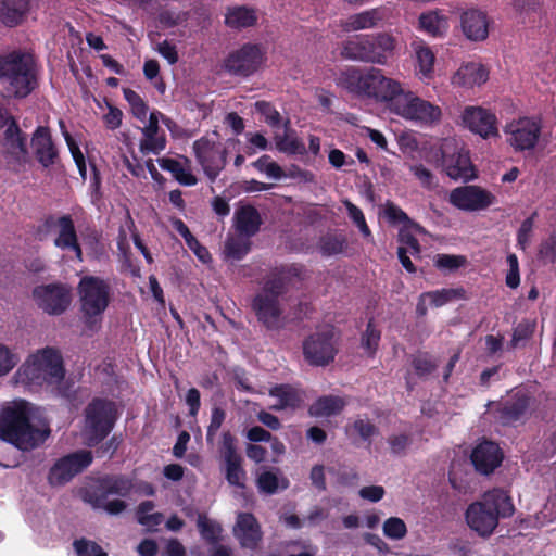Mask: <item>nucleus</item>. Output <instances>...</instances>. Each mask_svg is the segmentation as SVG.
I'll use <instances>...</instances> for the list:
<instances>
[{
  "mask_svg": "<svg viewBox=\"0 0 556 556\" xmlns=\"http://www.w3.org/2000/svg\"><path fill=\"white\" fill-rule=\"evenodd\" d=\"M154 507L155 505L152 501L141 502L136 511V518L138 523L147 527H155L161 525L164 518L163 514H150L154 509Z\"/></svg>",
  "mask_w": 556,
  "mask_h": 556,
  "instance_id": "a18cd8bd",
  "label": "nucleus"
},
{
  "mask_svg": "<svg viewBox=\"0 0 556 556\" xmlns=\"http://www.w3.org/2000/svg\"><path fill=\"white\" fill-rule=\"evenodd\" d=\"M65 376L63 361L59 352L46 348L30 355L14 375L16 383L42 386L59 383Z\"/></svg>",
  "mask_w": 556,
  "mask_h": 556,
  "instance_id": "423d86ee",
  "label": "nucleus"
},
{
  "mask_svg": "<svg viewBox=\"0 0 556 556\" xmlns=\"http://www.w3.org/2000/svg\"><path fill=\"white\" fill-rule=\"evenodd\" d=\"M346 247V237L341 233H327L319 240V251L324 256L340 254Z\"/></svg>",
  "mask_w": 556,
  "mask_h": 556,
  "instance_id": "a19ab883",
  "label": "nucleus"
},
{
  "mask_svg": "<svg viewBox=\"0 0 556 556\" xmlns=\"http://www.w3.org/2000/svg\"><path fill=\"white\" fill-rule=\"evenodd\" d=\"M159 111H153L149 115L148 125L142 128L143 139L140 141V151L143 154H159L166 147L164 134L159 135Z\"/></svg>",
  "mask_w": 556,
  "mask_h": 556,
  "instance_id": "cd10ccee",
  "label": "nucleus"
},
{
  "mask_svg": "<svg viewBox=\"0 0 556 556\" xmlns=\"http://www.w3.org/2000/svg\"><path fill=\"white\" fill-rule=\"evenodd\" d=\"M538 256L544 264L556 262V235H551L540 243Z\"/></svg>",
  "mask_w": 556,
  "mask_h": 556,
  "instance_id": "052dcab7",
  "label": "nucleus"
},
{
  "mask_svg": "<svg viewBox=\"0 0 556 556\" xmlns=\"http://www.w3.org/2000/svg\"><path fill=\"white\" fill-rule=\"evenodd\" d=\"M123 93L125 100L131 108V113L134 116L140 121H144L148 113V105L140 97V94L130 88H124Z\"/></svg>",
  "mask_w": 556,
  "mask_h": 556,
  "instance_id": "09e8293b",
  "label": "nucleus"
},
{
  "mask_svg": "<svg viewBox=\"0 0 556 556\" xmlns=\"http://www.w3.org/2000/svg\"><path fill=\"white\" fill-rule=\"evenodd\" d=\"M380 340L381 331L377 328L374 318H370L366 325L365 331L361 336V345L369 357L376 355Z\"/></svg>",
  "mask_w": 556,
  "mask_h": 556,
  "instance_id": "37998d69",
  "label": "nucleus"
},
{
  "mask_svg": "<svg viewBox=\"0 0 556 556\" xmlns=\"http://www.w3.org/2000/svg\"><path fill=\"white\" fill-rule=\"evenodd\" d=\"M541 119L535 117H520L505 127L507 141L516 151L532 150L541 136Z\"/></svg>",
  "mask_w": 556,
  "mask_h": 556,
  "instance_id": "4468645a",
  "label": "nucleus"
},
{
  "mask_svg": "<svg viewBox=\"0 0 556 556\" xmlns=\"http://www.w3.org/2000/svg\"><path fill=\"white\" fill-rule=\"evenodd\" d=\"M383 534L392 540H401L407 534L405 522L399 517H390L383 522Z\"/></svg>",
  "mask_w": 556,
  "mask_h": 556,
  "instance_id": "6e6d98bb",
  "label": "nucleus"
},
{
  "mask_svg": "<svg viewBox=\"0 0 556 556\" xmlns=\"http://www.w3.org/2000/svg\"><path fill=\"white\" fill-rule=\"evenodd\" d=\"M276 148L283 153L295 155H303L306 153V148L302 140L296 137H289L285 135L275 136Z\"/></svg>",
  "mask_w": 556,
  "mask_h": 556,
  "instance_id": "49530a36",
  "label": "nucleus"
},
{
  "mask_svg": "<svg viewBox=\"0 0 556 556\" xmlns=\"http://www.w3.org/2000/svg\"><path fill=\"white\" fill-rule=\"evenodd\" d=\"M337 353L331 330L315 332L303 342L304 358L313 366H327L333 362Z\"/></svg>",
  "mask_w": 556,
  "mask_h": 556,
  "instance_id": "dca6fc26",
  "label": "nucleus"
},
{
  "mask_svg": "<svg viewBox=\"0 0 556 556\" xmlns=\"http://www.w3.org/2000/svg\"><path fill=\"white\" fill-rule=\"evenodd\" d=\"M33 298L39 308L49 315H61L72 301L70 288L61 282L35 287Z\"/></svg>",
  "mask_w": 556,
  "mask_h": 556,
  "instance_id": "2eb2a0df",
  "label": "nucleus"
},
{
  "mask_svg": "<svg viewBox=\"0 0 556 556\" xmlns=\"http://www.w3.org/2000/svg\"><path fill=\"white\" fill-rule=\"evenodd\" d=\"M73 545L77 556H108L98 543L84 538L75 540Z\"/></svg>",
  "mask_w": 556,
  "mask_h": 556,
  "instance_id": "13d9d810",
  "label": "nucleus"
},
{
  "mask_svg": "<svg viewBox=\"0 0 556 556\" xmlns=\"http://www.w3.org/2000/svg\"><path fill=\"white\" fill-rule=\"evenodd\" d=\"M387 442L392 455L403 457L412 444V437L407 433L391 434Z\"/></svg>",
  "mask_w": 556,
  "mask_h": 556,
  "instance_id": "5fc2aeb1",
  "label": "nucleus"
},
{
  "mask_svg": "<svg viewBox=\"0 0 556 556\" xmlns=\"http://www.w3.org/2000/svg\"><path fill=\"white\" fill-rule=\"evenodd\" d=\"M37 66L29 53L0 55V86L9 98L24 99L38 87Z\"/></svg>",
  "mask_w": 556,
  "mask_h": 556,
  "instance_id": "39448f33",
  "label": "nucleus"
},
{
  "mask_svg": "<svg viewBox=\"0 0 556 556\" xmlns=\"http://www.w3.org/2000/svg\"><path fill=\"white\" fill-rule=\"evenodd\" d=\"M255 111L264 116L265 122L273 128H277L281 124V115L276 108L268 101H256Z\"/></svg>",
  "mask_w": 556,
  "mask_h": 556,
  "instance_id": "864d4df0",
  "label": "nucleus"
},
{
  "mask_svg": "<svg viewBox=\"0 0 556 556\" xmlns=\"http://www.w3.org/2000/svg\"><path fill=\"white\" fill-rule=\"evenodd\" d=\"M269 395L278 399L279 403L274 406L276 410L286 408H299L302 403V397L298 390L290 384H276L269 390Z\"/></svg>",
  "mask_w": 556,
  "mask_h": 556,
  "instance_id": "c9c22d12",
  "label": "nucleus"
},
{
  "mask_svg": "<svg viewBox=\"0 0 556 556\" xmlns=\"http://www.w3.org/2000/svg\"><path fill=\"white\" fill-rule=\"evenodd\" d=\"M92 460V453L88 450H79L59 458L49 470V484L61 486L68 483L75 476L88 468Z\"/></svg>",
  "mask_w": 556,
  "mask_h": 556,
  "instance_id": "f8f14e48",
  "label": "nucleus"
},
{
  "mask_svg": "<svg viewBox=\"0 0 556 556\" xmlns=\"http://www.w3.org/2000/svg\"><path fill=\"white\" fill-rule=\"evenodd\" d=\"M134 489V481L125 475H106L98 480L89 491L101 493V500L110 495L127 497Z\"/></svg>",
  "mask_w": 556,
  "mask_h": 556,
  "instance_id": "bb28decb",
  "label": "nucleus"
},
{
  "mask_svg": "<svg viewBox=\"0 0 556 556\" xmlns=\"http://www.w3.org/2000/svg\"><path fill=\"white\" fill-rule=\"evenodd\" d=\"M237 230L249 237L255 236L263 224L260 212L253 205H242L235 215Z\"/></svg>",
  "mask_w": 556,
  "mask_h": 556,
  "instance_id": "2f4dec72",
  "label": "nucleus"
},
{
  "mask_svg": "<svg viewBox=\"0 0 556 556\" xmlns=\"http://www.w3.org/2000/svg\"><path fill=\"white\" fill-rule=\"evenodd\" d=\"M34 416V405L25 400H16L4 406L0 413V439L22 451L43 443L50 429L35 425Z\"/></svg>",
  "mask_w": 556,
  "mask_h": 556,
  "instance_id": "f03ea898",
  "label": "nucleus"
},
{
  "mask_svg": "<svg viewBox=\"0 0 556 556\" xmlns=\"http://www.w3.org/2000/svg\"><path fill=\"white\" fill-rule=\"evenodd\" d=\"M193 151L205 176L214 182L227 164V149L222 143L202 137L193 142Z\"/></svg>",
  "mask_w": 556,
  "mask_h": 556,
  "instance_id": "ddd939ff",
  "label": "nucleus"
},
{
  "mask_svg": "<svg viewBox=\"0 0 556 556\" xmlns=\"http://www.w3.org/2000/svg\"><path fill=\"white\" fill-rule=\"evenodd\" d=\"M409 172L415 176V178L424 188L431 190L437 186L434 175L422 164L409 165Z\"/></svg>",
  "mask_w": 556,
  "mask_h": 556,
  "instance_id": "680f3d73",
  "label": "nucleus"
},
{
  "mask_svg": "<svg viewBox=\"0 0 556 556\" xmlns=\"http://www.w3.org/2000/svg\"><path fill=\"white\" fill-rule=\"evenodd\" d=\"M258 20L256 10L247 5H235L227 9L225 25L232 29L241 30L253 27Z\"/></svg>",
  "mask_w": 556,
  "mask_h": 556,
  "instance_id": "473e14b6",
  "label": "nucleus"
},
{
  "mask_svg": "<svg viewBox=\"0 0 556 556\" xmlns=\"http://www.w3.org/2000/svg\"><path fill=\"white\" fill-rule=\"evenodd\" d=\"M395 47L396 39L388 33L359 35L345 41L342 55L350 60L384 65L393 55Z\"/></svg>",
  "mask_w": 556,
  "mask_h": 556,
  "instance_id": "6e6552de",
  "label": "nucleus"
},
{
  "mask_svg": "<svg viewBox=\"0 0 556 556\" xmlns=\"http://www.w3.org/2000/svg\"><path fill=\"white\" fill-rule=\"evenodd\" d=\"M463 124L484 139L498 136L495 114L480 106H467L462 114Z\"/></svg>",
  "mask_w": 556,
  "mask_h": 556,
  "instance_id": "aec40b11",
  "label": "nucleus"
},
{
  "mask_svg": "<svg viewBox=\"0 0 556 556\" xmlns=\"http://www.w3.org/2000/svg\"><path fill=\"white\" fill-rule=\"evenodd\" d=\"M4 146L7 152L20 164L28 162L29 155L26 146V135L21 130L13 117L10 118V123L4 130Z\"/></svg>",
  "mask_w": 556,
  "mask_h": 556,
  "instance_id": "a878e982",
  "label": "nucleus"
},
{
  "mask_svg": "<svg viewBox=\"0 0 556 556\" xmlns=\"http://www.w3.org/2000/svg\"><path fill=\"white\" fill-rule=\"evenodd\" d=\"M386 215L392 223H402L405 226L419 229L420 226L412 220L409 216L397 205L390 203L386 207Z\"/></svg>",
  "mask_w": 556,
  "mask_h": 556,
  "instance_id": "338daca9",
  "label": "nucleus"
},
{
  "mask_svg": "<svg viewBox=\"0 0 556 556\" xmlns=\"http://www.w3.org/2000/svg\"><path fill=\"white\" fill-rule=\"evenodd\" d=\"M226 419V412L220 406H214L211 412L210 425L206 430V443L213 445L215 437Z\"/></svg>",
  "mask_w": 556,
  "mask_h": 556,
  "instance_id": "603ef678",
  "label": "nucleus"
},
{
  "mask_svg": "<svg viewBox=\"0 0 556 556\" xmlns=\"http://www.w3.org/2000/svg\"><path fill=\"white\" fill-rule=\"evenodd\" d=\"M84 501L96 509H104L110 515H118L123 513L127 504L123 500L108 501V497L101 500V493L87 490L83 496Z\"/></svg>",
  "mask_w": 556,
  "mask_h": 556,
  "instance_id": "4c0bfd02",
  "label": "nucleus"
},
{
  "mask_svg": "<svg viewBox=\"0 0 556 556\" xmlns=\"http://www.w3.org/2000/svg\"><path fill=\"white\" fill-rule=\"evenodd\" d=\"M462 28L468 39L472 41L484 40L489 35L488 17L479 10H468L462 15Z\"/></svg>",
  "mask_w": 556,
  "mask_h": 556,
  "instance_id": "c756f323",
  "label": "nucleus"
},
{
  "mask_svg": "<svg viewBox=\"0 0 556 556\" xmlns=\"http://www.w3.org/2000/svg\"><path fill=\"white\" fill-rule=\"evenodd\" d=\"M352 429L365 442L371 443V438L378 433V428L368 419L357 418L352 424Z\"/></svg>",
  "mask_w": 556,
  "mask_h": 556,
  "instance_id": "e2e57ef3",
  "label": "nucleus"
},
{
  "mask_svg": "<svg viewBox=\"0 0 556 556\" xmlns=\"http://www.w3.org/2000/svg\"><path fill=\"white\" fill-rule=\"evenodd\" d=\"M30 147L36 161L49 168L60 162V151L48 126H38L30 138Z\"/></svg>",
  "mask_w": 556,
  "mask_h": 556,
  "instance_id": "6ab92c4d",
  "label": "nucleus"
},
{
  "mask_svg": "<svg viewBox=\"0 0 556 556\" xmlns=\"http://www.w3.org/2000/svg\"><path fill=\"white\" fill-rule=\"evenodd\" d=\"M20 362L17 354L4 344H0V377L9 374Z\"/></svg>",
  "mask_w": 556,
  "mask_h": 556,
  "instance_id": "69168bd1",
  "label": "nucleus"
},
{
  "mask_svg": "<svg viewBox=\"0 0 556 556\" xmlns=\"http://www.w3.org/2000/svg\"><path fill=\"white\" fill-rule=\"evenodd\" d=\"M33 0H0V22L7 27L21 25L28 16Z\"/></svg>",
  "mask_w": 556,
  "mask_h": 556,
  "instance_id": "c85d7f7f",
  "label": "nucleus"
},
{
  "mask_svg": "<svg viewBox=\"0 0 556 556\" xmlns=\"http://www.w3.org/2000/svg\"><path fill=\"white\" fill-rule=\"evenodd\" d=\"M489 78V72L488 70L477 63H469L465 66H462L456 74L454 75V83L464 85V86H475V85H482L484 84Z\"/></svg>",
  "mask_w": 556,
  "mask_h": 556,
  "instance_id": "f704fd0d",
  "label": "nucleus"
},
{
  "mask_svg": "<svg viewBox=\"0 0 556 556\" xmlns=\"http://www.w3.org/2000/svg\"><path fill=\"white\" fill-rule=\"evenodd\" d=\"M118 418L115 402L94 397L85 408L87 444L96 446L113 430Z\"/></svg>",
  "mask_w": 556,
  "mask_h": 556,
  "instance_id": "1a4fd4ad",
  "label": "nucleus"
},
{
  "mask_svg": "<svg viewBox=\"0 0 556 556\" xmlns=\"http://www.w3.org/2000/svg\"><path fill=\"white\" fill-rule=\"evenodd\" d=\"M197 527L200 535L210 544H216L220 540L222 527L216 521L210 519L205 514H199Z\"/></svg>",
  "mask_w": 556,
  "mask_h": 556,
  "instance_id": "79ce46f5",
  "label": "nucleus"
},
{
  "mask_svg": "<svg viewBox=\"0 0 556 556\" xmlns=\"http://www.w3.org/2000/svg\"><path fill=\"white\" fill-rule=\"evenodd\" d=\"M420 29L432 37L442 36L448 27L447 18L437 11H429L419 16Z\"/></svg>",
  "mask_w": 556,
  "mask_h": 556,
  "instance_id": "58836bf2",
  "label": "nucleus"
},
{
  "mask_svg": "<svg viewBox=\"0 0 556 556\" xmlns=\"http://www.w3.org/2000/svg\"><path fill=\"white\" fill-rule=\"evenodd\" d=\"M84 324L90 331H98L101 316L111 301L110 283L99 276L86 275L77 286Z\"/></svg>",
  "mask_w": 556,
  "mask_h": 556,
  "instance_id": "0eeeda50",
  "label": "nucleus"
},
{
  "mask_svg": "<svg viewBox=\"0 0 556 556\" xmlns=\"http://www.w3.org/2000/svg\"><path fill=\"white\" fill-rule=\"evenodd\" d=\"M279 469L273 468L262 471L256 478V486L261 493L275 494L279 489L286 490L289 480L286 477H278Z\"/></svg>",
  "mask_w": 556,
  "mask_h": 556,
  "instance_id": "e433bc0d",
  "label": "nucleus"
},
{
  "mask_svg": "<svg viewBox=\"0 0 556 556\" xmlns=\"http://www.w3.org/2000/svg\"><path fill=\"white\" fill-rule=\"evenodd\" d=\"M532 397L526 391L519 390L507 400L500 403L496 408V417L504 426L513 425L521 420L528 413Z\"/></svg>",
  "mask_w": 556,
  "mask_h": 556,
  "instance_id": "412c9836",
  "label": "nucleus"
},
{
  "mask_svg": "<svg viewBox=\"0 0 556 556\" xmlns=\"http://www.w3.org/2000/svg\"><path fill=\"white\" fill-rule=\"evenodd\" d=\"M442 163L448 177L452 179H463L468 181L475 178V169L467 151H457L447 155L445 149L442 150Z\"/></svg>",
  "mask_w": 556,
  "mask_h": 556,
  "instance_id": "393cba45",
  "label": "nucleus"
},
{
  "mask_svg": "<svg viewBox=\"0 0 556 556\" xmlns=\"http://www.w3.org/2000/svg\"><path fill=\"white\" fill-rule=\"evenodd\" d=\"M534 331V325L530 324L527 320L520 321L515 328L513 332V337L510 340V346L513 349L517 348L521 341H526L530 339Z\"/></svg>",
  "mask_w": 556,
  "mask_h": 556,
  "instance_id": "774afa93",
  "label": "nucleus"
},
{
  "mask_svg": "<svg viewBox=\"0 0 556 556\" xmlns=\"http://www.w3.org/2000/svg\"><path fill=\"white\" fill-rule=\"evenodd\" d=\"M251 242L248 239L230 238L225 243L226 255L233 260H242L250 251Z\"/></svg>",
  "mask_w": 556,
  "mask_h": 556,
  "instance_id": "8fccbe9b",
  "label": "nucleus"
},
{
  "mask_svg": "<svg viewBox=\"0 0 556 556\" xmlns=\"http://www.w3.org/2000/svg\"><path fill=\"white\" fill-rule=\"evenodd\" d=\"M306 278L303 264H280L270 268L264 277L262 288L251 301V308L257 321L267 330H280L283 323V307L280 298L296 282Z\"/></svg>",
  "mask_w": 556,
  "mask_h": 556,
  "instance_id": "f257e3e1",
  "label": "nucleus"
},
{
  "mask_svg": "<svg viewBox=\"0 0 556 556\" xmlns=\"http://www.w3.org/2000/svg\"><path fill=\"white\" fill-rule=\"evenodd\" d=\"M381 20V16L378 10L372 9L368 11H364L358 14H354L350 16L348 21V27L351 30H361L366 28L375 27L378 22Z\"/></svg>",
  "mask_w": 556,
  "mask_h": 556,
  "instance_id": "c03bdc74",
  "label": "nucleus"
},
{
  "mask_svg": "<svg viewBox=\"0 0 556 556\" xmlns=\"http://www.w3.org/2000/svg\"><path fill=\"white\" fill-rule=\"evenodd\" d=\"M252 166L260 173H265L268 177L276 180H280L282 177H285V173L281 166L278 163L271 161V157L267 154H264L254 161Z\"/></svg>",
  "mask_w": 556,
  "mask_h": 556,
  "instance_id": "de8ad7c7",
  "label": "nucleus"
},
{
  "mask_svg": "<svg viewBox=\"0 0 556 556\" xmlns=\"http://www.w3.org/2000/svg\"><path fill=\"white\" fill-rule=\"evenodd\" d=\"M53 243L62 251L73 252L75 254V258L78 262H83V249L71 215L64 214L59 217L58 236Z\"/></svg>",
  "mask_w": 556,
  "mask_h": 556,
  "instance_id": "b1692460",
  "label": "nucleus"
},
{
  "mask_svg": "<svg viewBox=\"0 0 556 556\" xmlns=\"http://www.w3.org/2000/svg\"><path fill=\"white\" fill-rule=\"evenodd\" d=\"M416 60L419 72L424 76H429L433 72L435 56L429 47L418 46L416 48Z\"/></svg>",
  "mask_w": 556,
  "mask_h": 556,
  "instance_id": "3c124183",
  "label": "nucleus"
},
{
  "mask_svg": "<svg viewBox=\"0 0 556 556\" xmlns=\"http://www.w3.org/2000/svg\"><path fill=\"white\" fill-rule=\"evenodd\" d=\"M237 440L230 431H224L220 442V454L225 462V478L230 485L244 488L245 471L242 457L237 451Z\"/></svg>",
  "mask_w": 556,
  "mask_h": 556,
  "instance_id": "a211bd4d",
  "label": "nucleus"
},
{
  "mask_svg": "<svg viewBox=\"0 0 556 556\" xmlns=\"http://www.w3.org/2000/svg\"><path fill=\"white\" fill-rule=\"evenodd\" d=\"M344 205L348 211L349 217L352 219V222L357 226L359 231L364 237H368L371 235L370 229L366 223L365 216L363 211L353 204L351 201L346 200L344 201Z\"/></svg>",
  "mask_w": 556,
  "mask_h": 556,
  "instance_id": "bf43d9fd",
  "label": "nucleus"
},
{
  "mask_svg": "<svg viewBox=\"0 0 556 556\" xmlns=\"http://www.w3.org/2000/svg\"><path fill=\"white\" fill-rule=\"evenodd\" d=\"M412 366L419 378L429 376L437 368V364L427 353H418L415 355L412 359Z\"/></svg>",
  "mask_w": 556,
  "mask_h": 556,
  "instance_id": "4d7b16f0",
  "label": "nucleus"
},
{
  "mask_svg": "<svg viewBox=\"0 0 556 556\" xmlns=\"http://www.w3.org/2000/svg\"><path fill=\"white\" fill-rule=\"evenodd\" d=\"M503 452L498 444L483 440L471 452L470 459L475 469L481 475H490L503 462Z\"/></svg>",
  "mask_w": 556,
  "mask_h": 556,
  "instance_id": "5701e85b",
  "label": "nucleus"
},
{
  "mask_svg": "<svg viewBox=\"0 0 556 556\" xmlns=\"http://www.w3.org/2000/svg\"><path fill=\"white\" fill-rule=\"evenodd\" d=\"M157 162L160 167L170 173L173 178L181 186L192 187L197 185L198 178L192 174L189 165L190 161L187 157H184V162L172 157H161Z\"/></svg>",
  "mask_w": 556,
  "mask_h": 556,
  "instance_id": "7c9ffc66",
  "label": "nucleus"
},
{
  "mask_svg": "<svg viewBox=\"0 0 556 556\" xmlns=\"http://www.w3.org/2000/svg\"><path fill=\"white\" fill-rule=\"evenodd\" d=\"M266 61V51L258 43H244L228 54L225 68L235 76L249 77L256 73Z\"/></svg>",
  "mask_w": 556,
  "mask_h": 556,
  "instance_id": "9b49d317",
  "label": "nucleus"
},
{
  "mask_svg": "<svg viewBox=\"0 0 556 556\" xmlns=\"http://www.w3.org/2000/svg\"><path fill=\"white\" fill-rule=\"evenodd\" d=\"M189 18L188 12H174L170 10H164L159 13L157 20L160 24L166 28L175 27Z\"/></svg>",
  "mask_w": 556,
  "mask_h": 556,
  "instance_id": "0e129e2a",
  "label": "nucleus"
},
{
  "mask_svg": "<svg viewBox=\"0 0 556 556\" xmlns=\"http://www.w3.org/2000/svg\"><path fill=\"white\" fill-rule=\"evenodd\" d=\"M391 111L407 121H413L426 126L440 122L442 116V111L439 105L417 97L412 91H404L403 89L395 99Z\"/></svg>",
  "mask_w": 556,
  "mask_h": 556,
  "instance_id": "9d476101",
  "label": "nucleus"
},
{
  "mask_svg": "<svg viewBox=\"0 0 556 556\" xmlns=\"http://www.w3.org/2000/svg\"><path fill=\"white\" fill-rule=\"evenodd\" d=\"M338 86L351 93L387 102L390 109L402 91L399 81L386 77L382 71L376 67L366 71L349 68L338 77Z\"/></svg>",
  "mask_w": 556,
  "mask_h": 556,
  "instance_id": "20e7f679",
  "label": "nucleus"
},
{
  "mask_svg": "<svg viewBox=\"0 0 556 556\" xmlns=\"http://www.w3.org/2000/svg\"><path fill=\"white\" fill-rule=\"evenodd\" d=\"M495 200L496 198L492 192L476 185L457 187L450 193V203L467 212L485 210L491 206Z\"/></svg>",
  "mask_w": 556,
  "mask_h": 556,
  "instance_id": "f3484780",
  "label": "nucleus"
},
{
  "mask_svg": "<svg viewBox=\"0 0 556 556\" xmlns=\"http://www.w3.org/2000/svg\"><path fill=\"white\" fill-rule=\"evenodd\" d=\"M233 535L242 548L255 551L263 540L260 522L251 513H240L233 527Z\"/></svg>",
  "mask_w": 556,
  "mask_h": 556,
  "instance_id": "4be33fe9",
  "label": "nucleus"
},
{
  "mask_svg": "<svg viewBox=\"0 0 556 556\" xmlns=\"http://www.w3.org/2000/svg\"><path fill=\"white\" fill-rule=\"evenodd\" d=\"M345 407V401L337 395L319 396L309 407L311 417H330L340 414Z\"/></svg>",
  "mask_w": 556,
  "mask_h": 556,
  "instance_id": "72a5a7b5",
  "label": "nucleus"
},
{
  "mask_svg": "<svg viewBox=\"0 0 556 556\" xmlns=\"http://www.w3.org/2000/svg\"><path fill=\"white\" fill-rule=\"evenodd\" d=\"M514 513L515 506L508 492L494 488L486 491L481 501L471 503L465 517L471 530L488 538L498 526L500 518H509Z\"/></svg>",
  "mask_w": 556,
  "mask_h": 556,
  "instance_id": "7ed1b4c3",
  "label": "nucleus"
},
{
  "mask_svg": "<svg viewBox=\"0 0 556 556\" xmlns=\"http://www.w3.org/2000/svg\"><path fill=\"white\" fill-rule=\"evenodd\" d=\"M465 298L466 291L464 288L441 289L421 293V300L429 299L435 307H441L452 300Z\"/></svg>",
  "mask_w": 556,
  "mask_h": 556,
  "instance_id": "ea45409f",
  "label": "nucleus"
}]
</instances>
